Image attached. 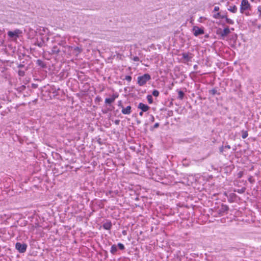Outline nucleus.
Listing matches in <instances>:
<instances>
[{
    "label": "nucleus",
    "mask_w": 261,
    "mask_h": 261,
    "mask_svg": "<svg viewBox=\"0 0 261 261\" xmlns=\"http://www.w3.org/2000/svg\"><path fill=\"white\" fill-rule=\"evenodd\" d=\"M251 6L247 0H242L241 4L240 12L246 16L251 15Z\"/></svg>",
    "instance_id": "1"
},
{
    "label": "nucleus",
    "mask_w": 261,
    "mask_h": 261,
    "mask_svg": "<svg viewBox=\"0 0 261 261\" xmlns=\"http://www.w3.org/2000/svg\"><path fill=\"white\" fill-rule=\"evenodd\" d=\"M21 33V31L19 29H16L14 31H9L8 32V35L12 40H16Z\"/></svg>",
    "instance_id": "2"
},
{
    "label": "nucleus",
    "mask_w": 261,
    "mask_h": 261,
    "mask_svg": "<svg viewBox=\"0 0 261 261\" xmlns=\"http://www.w3.org/2000/svg\"><path fill=\"white\" fill-rule=\"evenodd\" d=\"M150 79V75L148 74H145L138 78V83L140 86H143Z\"/></svg>",
    "instance_id": "3"
},
{
    "label": "nucleus",
    "mask_w": 261,
    "mask_h": 261,
    "mask_svg": "<svg viewBox=\"0 0 261 261\" xmlns=\"http://www.w3.org/2000/svg\"><path fill=\"white\" fill-rule=\"evenodd\" d=\"M27 245L25 244H21L20 243H16L15 248L20 253H23L26 251Z\"/></svg>",
    "instance_id": "4"
},
{
    "label": "nucleus",
    "mask_w": 261,
    "mask_h": 261,
    "mask_svg": "<svg viewBox=\"0 0 261 261\" xmlns=\"http://www.w3.org/2000/svg\"><path fill=\"white\" fill-rule=\"evenodd\" d=\"M193 34L195 36H198L200 35H202L204 33V29L200 28L197 26H194L193 28Z\"/></svg>",
    "instance_id": "5"
},
{
    "label": "nucleus",
    "mask_w": 261,
    "mask_h": 261,
    "mask_svg": "<svg viewBox=\"0 0 261 261\" xmlns=\"http://www.w3.org/2000/svg\"><path fill=\"white\" fill-rule=\"evenodd\" d=\"M182 58L184 60V62H188L191 61L192 58H193V55L191 53H183L182 54Z\"/></svg>",
    "instance_id": "6"
},
{
    "label": "nucleus",
    "mask_w": 261,
    "mask_h": 261,
    "mask_svg": "<svg viewBox=\"0 0 261 261\" xmlns=\"http://www.w3.org/2000/svg\"><path fill=\"white\" fill-rule=\"evenodd\" d=\"M118 97V94H113L110 98H108L105 99L106 103L111 104L113 102L115 99Z\"/></svg>",
    "instance_id": "7"
},
{
    "label": "nucleus",
    "mask_w": 261,
    "mask_h": 261,
    "mask_svg": "<svg viewBox=\"0 0 261 261\" xmlns=\"http://www.w3.org/2000/svg\"><path fill=\"white\" fill-rule=\"evenodd\" d=\"M230 33L229 28L227 27L224 28L220 33V35L222 37H225Z\"/></svg>",
    "instance_id": "8"
},
{
    "label": "nucleus",
    "mask_w": 261,
    "mask_h": 261,
    "mask_svg": "<svg viewBox=\"0 0 261 261\" xmlns=\"http://www.w3.org/2000/svg\"><path fill=\"white\" fill-rule=\"evenodd\" d=\"M138 108L141 109L143 112H146L149 110V107L145 104L140 103L138 105Z\"/></svg>",
    "instance_id": "9"
},
{
    "label": "nucleus",
    "mask_w": 261,
    "mask_h": 261,
    "mask_svg": "<svg viewBox=\"0 0 261 261\" xmlns=\"http://www.w3.org/2000/svg\"><path fill=\"white\" fill-rule=\"evenodd\" d=\"M121 112L123 114H129L131 113V107L130 106H127L126 108H123L121 107Z\"/></svg>",
    "instance_id": "10"
},
{
    "label": "nucleus",
    "mask_w": 261,
    "mask_h": 261,
    "mask_svg": "<svg viewBox=\"0 0 261 261\" xmlns=\"http://www.w3.org/2000/svg\"><path fill=\"white\" fill-rule=\"evenodd\" d=\"M228 206L226 205L222 204L220 209L219 210V213H224L228 211Z\"/></svg>",
    "instance_id": "11"
},
{
    "label": "nucleus",
    "mask_w": 261,
    "mask_h": 261,
    "mask_svg": "<svg viewBox=\"0 0 261 261\" xmlns=\"http://www.w3.org/2000/svg\"><path fill=\"white\" fill-rule=\"evenodd\" d=\"M237 7L235 5L233 6H230L228 8V10L230 11L231 12H232L233 13H236L237 11Z\"/></svg>",
    "instance_id": "12"
},
{
    "label": "nucleus",
    "mask_w": 261,
    "mask_h": 261,
    "mask_svg": "<svg viewBox=\"0 0 261 261\" xmlns=\"http://www.w3.org/2000/svg\"><path fill=\"white\" fill-rule=\"evenodd\" d=\"M103 227L105 229L109 230L112 227V224L110 222H107L103 225Z\"/></svg>",
    "instance_id": "13"
},
{
    "label": "nucleus",
    "mask_w": 261,
    "mask_h": 261,
    "mask_svg": "<svg viewBox=\"0 0 261 261\" xmlns=\"http://www.w3.org/2000/svg\"><path fill=\"white\" fill-rule=\"evenodd\" d=\"M224 18H225L226 22L230 24H232L234 23L233 20L232 19L228 18L226 16H224Z\"/></svg>",
    "instance_id": "14"
},
{
    "label": "nucleus",
    "mask_w": 261,
    "mask_h": 261,
    "mask_svg": "<svg viewBox=\"0 0 261 261\" xmlns=\"http://www.w3.org/2000/svg\"><path fill=\"white\" fill-rule=\"evenodd\" d=\"M214 17L216 19L224 18V16H221L220 13H217L214 15Z\"/></svg>",
    "instance_id": "15"
},
{
    "label": "nucleus",
    "mask_w": 261,
    "mask_h": 261,
    "mask_svg": "<svg viewBox=\"0 0 261 261\" xmlns=\"http://www.w3.org/2000/svg\"><path fill=\"white\" fill-rule=\"evenodd\" d=\"M184 93L181 91H179L178 92V98H179L180 99H183L184 98Z\"/></svg>",
    "instance_id": "16"
},
{
    "label": "nucleus",
    "mask_w": 261,
    "mask_h": 261,
    "mask_svg": "<svg viewBox=\"0 0 261 261\" xmlns=\"http://www.w3.org/2000/svg\"><path fill=\"white\" fill-rule=\"evenodd\" d=\"M242 137L243 138V139H245L246 138H247L248 137V132L246 130H242Z\"/></svg>",
    "instance_id": "17"
},
{
    "label": "nucleus",
    "mask_w": 261,
    "mask_h": 261,
    "mask_svg": "<svg viewBox=\"0 0 261 261\" xmlns=\"http://www.w3.org/2000/svg\"><path fill=\"white\" fill-rule=\"evenodd\" d=\"M217 90H216V89H213L210 90L209 91V93H210V94H211L212 95H215V94L217 93Z\"/></svg>",
    "instance_id": "18"
},
{
    "label": "nucleus",
    "mask_w": 261,
    "mask_h": 261,
    "mask_svg": "<svg viewBox=\"0 0 261 261\" xmlns=\"http://www.w3.org/2000/svg\"><path fill=\"white\" fill-rule=\"evenodd\" d=\"M147 99L149 103H151L152 102V97L151 95H148L147 96Z\"/></svg>",
    "instance_id": "19"
},
{
    "label": "nucleus",
    "mask_w": 261,
    "mask_h": 261,
    "mask_svg": "<svg viewBox=\"0 0 261 261\" xmlns=\"http://www.w3.org/2000/svg\"><path fill=\"white\" fill-rule=\"evenodd\" d=\"M159 94V92L157 90H154L153 92H152V95L154 96H158Z\"/></svg>",
    "instance_id": "20"
},
{
    "label": "nucleus",
    "mask_w": 261,
    "mask_h": 261,
    "mask_svg": "<svg viewBox=\"0 0 261 261\" xmlns=\"http://www.w3.org/2000/svg\"><path fill=\"white\" fill-rule=\"evenodd\" d=\"M52 51L53 53H58L59 51V50L56 47H54Z\"/></svg>",
    "instance_id": "21"
},
{
    "label": "nucleus",
    "mask_w": 261,
    "mask_h": 261,
    "mask_svg": "<svg viewBox=\"0 0 261 261\" xmlns=\"http://www.w3.org/2000/svg\"><path fill=\"white\" fill-rule=\"evenodd\" d=\"M125 79L128 82H130L132 80V77L129 75H127L125 76Z\"/></svg>",
    "instance_id": "22"
},
{
    "label": "nucleus",
    "mask_w": 261,
    "mask_h": 261,
    "mask_svg": "<svg viewBox=\"0 0 261 261\" xmlns=\"http://www.w3.org/2000/svg\"><path fill=\"white\" fill-rule=\"evenodd\" d=\"M118 245L119 248L121 250H122L124 248V245L121 243H119Z\"/></svg>",
    "instance_id": "23"
},
{
    "label": "nucleus",
    "mask_w": 261,
    "mask_h": 261,
    "mask_svg": "<svg viewBox=\"0 0 261 261\" xmlns=\"http://www.w3.org/2000/svg\"><path fill=\"white\" fill-rule=\"evenodd\" d=\"M74 50L76 52H77L78 53H80V52H81V49H80L79 47H75V48H74Z\"/></svg>",
    "instance_id": "24"
},
{
    "label": "nucleus",
    "mask_w": 261,
    "mask_h": 261,
    "mask_svg": "<svg viewBox=\"0 0 261 261\" xmlns=\"http://www.w3.org/2000/svg\"><path fill=\"white\" fill-rule=\"evenodd\" d=\"M219 10V7L216 6L214 8V11L216 12V11H218Z\"/></svg>",
    "instance_id": "25"
},
{
    "label": "nucleus",
    "mask_w": 261,
    "mask_h": 261,
    "mask_svg": "<svg viewBox=\"0 0 261 261\" xmlns=\"http://www.w3.org/2000/svg\"><path fill=\"white\" fill-rule=\"evenodd\" d=\"M134 61H139V59L138 57H135L133 59Z\"/></svg>",
    "instance_id": "26"
},
{
    "label": "nucleus",
    "mask_w": 261,
    "mask_h": 261,
    "mask_svg": "<svg viewBox=\"0 0 261 261\" xmlns=\"http://www.w3.org/2000/svg\"><path fill=\"white\" fill-rule=\"evenodd\" d=\"M258 11L259 12V15H261V6L258 7Z\"/></svg>",
    "instance_id": "27"
},
{
    "label": "nucleus",
    "mask_w": 261,
    "mask_h": 261,
    "mask_svg": "<svg viewBox=\"0 0 261 261\" xmlns=\"http://www.w3.org/2000/svg\"><path fill=\"white\" fill-rule=\"evenodd\" d=\"M37 63H38L39 65L42 66V67L43 66L42 65V62L40 61V60H38L37 61Z\"/></svg>",
    "instance_id": "28"
},
{
    "label": "nucleus",
    "mask_w": 261,
    "mask_h": 261,
    "mask_svg": "<svg viewBox=\"0 0 261 261\" xmlns=\"http://www.w3.org/2000/svg\"><path fill=\"white\" fill-rule=\"evenodd\" d=\"M113 250H114V251H116V248L114 246H113L112 247V251H113Z\"/></svg>",
    "instance_id": "29"
},
{
    "label": "nucleus",
    "mask_w": 261,
    "mask_h": 261,
    "mask_svg": "<svg viewBox=\"0 0 261 261\" xmlns=\"http://www.w3.org/2000/svg\"><path fill=\"white\" fill-rule=\"evenodd\" d=\"M144 112H143L142 111L141 112H140L139 113V115L142 116L143 115V113Z\"/></svg>",
    "instance_id": "30"
},
{
    "label": "nucleus",
    "mask_w": 261,
    "mask_h": 261,
    "mask_svg": "<svg viewBox=\"0 0 261 261\" xmlns=\"http://www.w3.org/2000/svg\"><path fill=\"white\" fill-rule=\"evenodd\" d=\"M119 106H120L121 107H122V106H121V101H120L119 102Z\"/></svg>",
    "instance_id": "31"
},
{
    "label": "nucleus",
    "mask_w": 261,
    "mask_h": 261,
    "mask_svg": "<svg viewBox=\"0 0 261 261\" xmlns=\"http://www.w3.org/2000/svg\"><path fill=\"white\" fill-rule=\"evenodd\" d=\"M251 1L253 2V1H254V0H251Z\"/></svg>",
    "instance_id": "32"
}]
</instances>
